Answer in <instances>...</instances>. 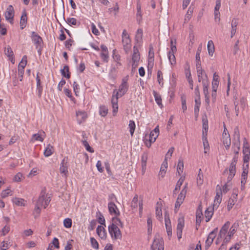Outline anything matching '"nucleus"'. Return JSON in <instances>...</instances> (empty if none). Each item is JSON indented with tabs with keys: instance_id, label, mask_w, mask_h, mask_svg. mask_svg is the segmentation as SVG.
<instances>
[{
	"instance_id": "22",
	"label": "nucleus",
	"mask_w": 250,
	"mask_h": 250,
	"mask_svg": "<svg viewBox=\"0 0 250 250\" xmlns=\"http://www.w3.org/2000/svg\"><path fill=\"white\" fill-rule=\"evenodd\" d=\"M213 208L212 207L208 208L205 212V215L206 217V222H208L210 220L213 214Z\"/></svg>"
},
{
	"instance_id": "24",
	"label": "nucleus",
	"mask_w": 250,
	"mask_h": 250,
	"mask_svg": "<svg viewBox=\"0 0 250 250\" xmlns=\"http://www.w3.org/2000/svg\"><path fill=\"white\" fill-rule=\"evenodd\" d=\"M147 158V153L146 152H144L141 156V163L143 171L145 170L146 168Z\"/></svg>"
},
{
	"instance_id": "1",
	"label": "nucleus",
	"mask_w": 250,
	"mask_h": 250,
	"mask_svg": "<svg viewBox=\"0 0 250 250\" xmlns=\"http://www.w3.org/2000/svg\"><path fill=\"white\" fill-rule=\"evenodd\" d=\"M127 81V77L124 78L122 79V83L119 86L118 91H117L116 89H115L113 92L112 97L111 99V103L113 108L112 112L113 116H115L118 112V101L119 97H122L126 93L128 90V85Z\"/></svg>"
},
{
	"instance_id": "25",
	"label": "nucleus",
	"mask_w": 250,
	"mask_h": 250,
	"mask_svg": "<svg viewBox=\"0 0 250 250\" xmlns=\"http://www.w3.org/2000/svg\"><path fill=\"white\" fill-rule=\"evenodd\" d=\"M153 94L156 103L160 106V107L162 108L163 106L162 104V98L160 94L158 93L155 91H153Z\"/></svg>"
},
{
	"instance_id": "51",
	"label": "nucleus",
	"mask_w": 250,
	"mask_h": 250,
	"mask_svg": "<svg viewBox=\"0 0 250 250\" xmlns=\"http://www.w3.org/2000/svg\"><path fill=\"white\" fill-rule=\"evenodd\" d=\"M202 139L204 149H209V144L207 140V136H204V131H203Z\"/></svg>"
},
{
	"instance_id": "21",
	"label": "nucleus",
	"mask_w": 250,
	"mask_h": 250,
	"mask_svg": "<svg viewBox=\"0 0 250 250\" xmlns=\"http://www.w3.org/2000/svg\"><path fill=\"white\" fill-rule=\"evenodd\" d=\"M203 215L202 212V207L201 205H200L198 207V209L196 210V225H200L201 220H202V216Z\"/></svg>"
},
{
	"instance_id": "18",
	"label": "nucleus",
	"mask_w": 250,
	"mask_h": 250,
	"mask_svg": "<svg viewBox=\"0 0 250 250\" xmlns=\"http://www.w3.org/2000/svg\"><path fill=\"white\" fill-rule=\"evenodd\" d=\"M96 232L98 236L102 239H105L106 238V233L105 232V230L104 228L101 226H98L96 229Z\"/></svg>"
},
{
	"instance_id": "5",
	"label": "nucleus",
	"mask_w": 250,
	"mask_h": 250,
	"mask_svg": "<svg viewBox=\"0 0 250 250\" xmlns=\"http://www.w3.org/2000/svg\"><path fill=\"white\" fill-rule=\"evenodd\" d=\"M150 250H164V243L162 238H155L151 246Z\"/></svg>"
},
{
	"instance_id": "64",
	"label": "nucleus",
	"mask_w": 250,
	"mask_h": 250,
	"mask_svg": "<svg viewBox=\"0 0 250 250\" xmlns=\"http://www.w3.org/2000/svg\"><path fill=\"white\" fill-rule=\"evenodd\" d=\"M32 138L34 139L35 141L42 142L43 140V139L38 133L33 134L32 136Z\"/></svg>"
},
{
	"instance_id": "12",
	"label": "nucleus",
	"mask_w": 250,
	"mask_h": 250,
	"mask_svg": "<svg viewBox=\"0 0 250 250\" xmlns=\"http://www.w3.org/2000/svg\"><path fill=\"white\" fill-rule=\"evenodd\" d=\"M184 225L185 221L184 217L179 218L178 220V224L177 226V235L179 240L182 238V231Z\"/></svg>"
},
{
	"instance_id": "8",
	"label": "nucleus",
	"mask_w": 250,
	"mask_h": 250,
	"mask_svg": "<svg viewBox=\"0 0 250 250\" xmlns=\"http://www.w3.org/2000/svg\"><path fill=\"white\" fill-rule=\"evenodd\" d=\"M67 158H64L62 161L61 166L60 167V172L62 176H64L65 177L67 176L68 171V164L67 162Z\"/></svg>"
},
{
	"instance_id": "37",
	"label": "nucleus",
	"mask_w": 250,
	"mask_h": 250,
	"mask_svg": "<svg viewBox=\"0 0 250 250\" xmlns=\"http://www.w3.org/2000/svg\"><path fill=\"white\" fill-rule=\"evenodd\" d=\"M197 69V73L198 76V81L199 82H200L201 80L203 79V75L205 74L206 77H207V75L205 74L204 70L202 68H196Z\"/></svg>"
},
{
	"instance_id": "23",
	"label": "nucleus",
	"mask_w": 250,
	"mask_h": 250,
	"mask_svg": "<svg viewBox=\"0 0 250 250\" xmlns=\"http://www.w3.org/2000/svg\"><path fill=\"white\" fill-rule=\"evenodd\" d=\"M238 24V22L237 20L235 19H233L231 21V35L230 37L232 38L234 35L235 34L236 30H237V26Z\"/></svg>"
},
{
	"instance_id": "57",
	"label": "nucleus",
	"mask_w": 250,
	"mask_h": 250,
	"mask_svg": "<svg viewBox=\"0 0 250 250\" xmlns=\"http://www.w3.org/2000/svg\"><path fill=\"white\" fill-rule=\"evenodd\" d=\"M174 150V148L173 147H171L168 150L165 156V161H167V159H170L173 153Z\"/></svg>"
},
{
	"instance_id": "42",
	"label": "nucleus",
	"mask_w": 250,
	"mask_h": 250,
	"mask_svg": "<svg viewBox=\"0 0 250 250\" xmlns=\"http://www.w3.org/2000/svg\"><path fill=\"white\" fill-rule=\"evenodd\" d=\"M24 178L23 174L21 172L17 173L13 178V181L15 182H20Z\"/></svg>"
},
{
	"instance_id": "56",
	"label": "nucleus",
	"mask_w": 250,
	"mask_h": 250,
	"mask_svg": "<svg viewBox=\"0 0 250 250\" xmlns=\"http://www.w3.org/2000/svg\"><path fill=\"white\" fill-rule=\"evenodd\" d=\"M64 226L66 228H70L72 226V220L70 218H65L63 220Z\"/></svg>"
},
{
	"instance_id": "2",
	"label": "nucleus",
	"mask_w": 250,
	"mask_h": 250,
	"mask_svg": "<svg viewBox=\"0 0 250 250\" xmlns=\"http://www.w3.org/2000/svg\"><path fill=\"white\" fill-rule=\"evenodd\" d=\"M108 231L112 239L116 240L122 238L121 232L115 223H112L108 227Z\"/></svg>"
},
{
	"instance_id": "46",
	"label": "nucleus",
	"mask_w": 250,
	"mask_h": 250,
	"mask_svg": "<svg viewBox=\"0 0 250 250\" xmlns=\"http://www.w3.org/2000/svg\"><path fill=\"white\" fill-rule=\"evenodd\" d=\"M187 66L185 67V75L186 78L188 80L189 79H191V75L190 71V67L189 63L187 62L186 63Z\"/></svg>"
},
{
	"instance_id": "40",
	"label": "nucleus",
	"mask_w": 250,
	"mask_h": 250,
	"mask_svg": "<svg viewBox=\"0 0 250 250\" xmlns=\"http://www.w3.org/2000/svg\"><path fill=\"white\" fill-rule=\"evenodd\" d=\"M66 21L70 25H73L79 26L80 24V22L78 21L77 20L74 18H67Z\"/></svg>"
},
{
	"instance_id": "58",
	"label": "nucleus",
	"mask_w": 250,
	"mask_h": 250,
	"mask_svg": "<svg viewBox=\"0 0 250 250\" xmlns=\"http://www.w3.org/2000/svg\"><path fill=\"white\" fill-rule=\"evenodd\" d=\"M248 167H249V165L247 164L246 166V167H244L243 168V171L242 175H241V178L244 179V180L247 179L248 173Z\"/></svg>"
},
{
	"instance_id": "29",
	"label": "nucleus",
	"mask_w": 250,
	"mask_h": 250,
	"mask_svg": "<svg viewBox=\"0 0 250 250\" xmlns=\"http://www.w3.org/2000/svg\"><path fill=\"white\" fill-rule=\"evenodd\" d=\"M61 74L64 77L69 79L70 77V73L69 72V67L68 65H65L63 69L61 70Z\"/></svg>"
},
{
	"instance_id": "10",
	"label": "nucleus",
	"mask_w": 250,
	"mask_h": 250,
	"mask_svg": "<svg viewBox=\"0 0 250 250\" xmlns=\"http://www.w3.org/2000/svg\"><path fill=\"white\" fill-rule=\"evenodd\" d=\"M217 232V228L215 229L213 231L210 232L207 238L206 241L205 249L206 250L208 249L212 244L214 239L215 238L216 233Z\"/></svg>"
},
{
	"instance_id": "9",
	"label": "nucleus",
	"mask_w": 250,
	"mask_h": 250,
	"mask_svg": "<svg viewBox=\"0 0 250 250\" xmlns=\"http://www.w3.org/2000/svg\"><path fill=\"white\" fill-rule=\"evenodd\" d=\"M31 38L32 42L36 45V48H38L42 43V39L36 32L33 31L31 33Z\"/></svg>"
},
{
	"instance_id": "28",
	"label": "nucleus",
	"mask_w": 250,
	"mask_h": 250,
	"mask_svg": "<svg viewBox=\"0 0 250 250\" xmlns=\"http://www.w3.org/2000/svg\"><path fill=\"white\" fill-rule=\"evenodd\" d=\"M207 47L209 55L212 56L214 52V45L212 41L208 42Z\"/></svg>"
},
{
	"instance_id": "4",
	"label": "nucleus",
	"mask_w": 250,
	"mask_h": 250,
	"mask_svg": "<svg viewBox=\"0 0 250 250\" xmlns=\"http://www.w3.org/2000/svg\"><path fill=\"white\" fill-rule=\"evenodd\" d=\"M50 200L47 198L44 192H42L36 204L40 207H43L45 208L50 203Z\"/></svg>"
},
{
	"instance_id": "47",
	"label": "nucleus",
	"mask_w": 250,
	"mask_h": 250,
	"mask_svg": "<svg viewBox=\"0 0 250 250\" xmlns=\"http://www.w3.org/2000/svg\"><path fill=\"white\" fill-rule=\"evenodd\" d=\"M233 132L234 139L235 141H239L240 140V133L238 127L236 126L234 128Z\"/></svg>"
},
{
	"instance_id": "6",
	"label": "nucleus",
	"mask_w": 250,
	"mask_h": 250,
	"mask_svg": "<svg viewBox=\"0 0 250 250\" xmlns=\"http://www.w3.org/2000/svg\"><path fill=\"white\" fill-rule=\"evenodd\" d=\"M243 153L244 155V162L245 163H247L250 160V148L246 138H244Z\"/></svg>"
},
{
	"instance_id": "32",
	"label": "nucleus",
	"mask_w": 250,
	"mask_h": 250,
	"mask_svg": "<svg viewBox=\"0 0 250 250\" xmlns=\"http://www.w3.org/2000/svg\"><path fill=\"white\" fill-rule=\"evenodd\" d=\"M5 54L7 56V57H9V59L11 60V62L12 63H14V62H13L14 53L9 46H8L6 48H5Z\"/></svg>"
},
{
	"instance_id": "48",
	"label": "nucleus",
	"mask_w": 250,
	"mask_h": 250,
	"mask_svg": "<svg viewBox=\"0 0 250 250\" xmlns=\"http://www.w3.org/2000/svg\"><path fill=\"white\" fill-rule=\"evenodd\" d=\"M128 125L130 134L131 136H133L136 126L134 122L132 120H130Z\"/></svg>"
},
{
	"instance_id": "43",
	"label": "nucleus",
	"mask_w": 250,
	"mask_h": 250,
	"mask_svg": "<svg viewBox=\"0 0 250 250\" xmlns=\"http://www.w3.org/2000/svg\"><path fill=\"white\" fill-rule=\"evenodd\" d=\"M203 131H204V136H207V131L208 129V122L207 119H203Z\"/></svg>"
},
{
	"instance_id": "63",
	"label": "nucleus",
	"mask_w": 250,
	"mask_h": 250,
	"mask_svg": "<svg viewBox=\"0 0 250 250\" xmlns=\"http://www.w3.org/2000/svg\"><path fill=\"white\" fill-rule=\"evenodd\" d=\"M11 192V190L10 189H6L5 190H3L1 192V197L2 198H5L7 197L9 194Z\"/></svg>"
},
{
	"instance_id": "20",
	"label": "nucleus",
	"mask_w": 250,
	"mask_h": 250,
	"mask_svg": "<svg viewBox=\"0 0 250 250\" xmlns=\"http://www.w3.org/2000/svg\"><path fill=\"white\" fill-rule=\"evenodd\" d=\"M27 21V17L26 11L24 10L22 13V15L21 17L20 26L21 29H24L26 25Z\"/></svg>"
},
{
	"instance_id": "60",
	"label": "nucleus",
	"mask_w": 250,
	"mask_h": 250,
	"mask_svg": "<svg viewBox=\"0 0 250 250\" xmlns=\"http://www.w3.org/2000/svg\"><path fill=\"white\" fill-rule=\"evenodd\" d=\"M156 215L159 220L162 218V212L161 208L158 207L156 208Z\"/></svg>"
},
{
	"instance_id": "61",
	"label": "nucleus",
	"mask_w": 250,
	"mask_h": 250,
	"mask_svg": "<svg viewBox=\"0 0 250 250\" xmlns=\"http://www.w3.org/2000/svg\"><path fill=\"white\" fill-rule=\"evenodd\" d=\"M41 208L39 206L36 205L35 208L33 212V214L35 215V218L37 217L40 214L41 212Z\"/></svg>"
},
{
	"instance_id": "50",
	"label": "nucleus",
	"mask_w": 250,
	"mask_h": 250,
	"mask_svg": "<svg viewBox=\"0 0 250 250\" xmlns=\"http://www.w3.org/2000/svg\"><path fill=\"white\" fill-rule=\"evenodd\" d=\"M181 102H182V108L183 110V112L187 110V105H186V97L184 95H182L181 97Z\"/></svg>"
},
{
	"instance_id": "35",
	"label": "nucleus",
	"mask_w": 250,
	"mask_h": 250,
	"mask_svg": "<svg viewBox=\"0 0 250 250\" xmlns=\"http://www.w3.org/2000/svg\"><path fill=\"white\" fill-rule=\"evenodd\" d=\"M143 37V30L141 28L138 29L135 35V41L137 42H140L142 41Z\"/></svg>"
},
{
	"instance_id": "7",
	"label": "nucleus",
	"mask_w": 250,
	"mask_h": 250,
	"mask_svg": "<svg viewBox=\"0 0 250 250\" xmlns=\"http://www.w3.org/2000/svg\"><path fill=\"white\" fill-rule=\"evenodd\" d=\"M187 192V184L184 186L180 193L179 194L177 200L175 203V208H179L181 205L183 203L186 197V195Z\"/></svg>"
},
{
	"instance_id": "44",
	"label": "nucleus",
	"mask_w": 250,
	"mask_h": 250,
	"mask_svg": "<svg viewBox=\"0 0 250 250\" xmlns=\"http://www.w3.org/2000/svg\"><path fill=\"white\" fill-rule=\"evenodd\" d=\"M167 56L171 65L172 66L175 65L176 62L174 54L168 53Z\"/></svg>"
},
{
	"instance_id": "53",
	"label": "nucleus",
	"mask_w": 250,
	"mask_h": 250,
	"mask_svg": "<svg viewBox=\"0 0 250 250\" xmlns=\"http://www.w3.org/2000/svg\"><path fill=\"white\" fill-rule=\"evenodd\" d=\"M90 243L91 244L92 247L96 250H98L99 249V244L97 242V241L93 237L90 238Z\"/></svg>"
},
{
	"instance_id": "11",
	"label": "nucleus",
	"mask_w": 250,
	"mask_h": 250,
	"mask_svg": "<svg viewBox=\"0 0 250 250\" xmlns=\"http://www.w3.org/2000/svg\"><path fill=\"white\" fill-rule=\"evenodd\" d=\"M14 16V10L13 7L10 5L8 6L5 12V18L6 20L9 21L10 23H13Z\"/></svg>"
},
{
	"instance_id": "14",
	"label": "nucleus",
	"mask_w": 250,
	"mask_h": 250,
	"mask_svg": "<svg viewBox=\"0 0 250 250\" xmlns=\"http://www.w3.org/2000/svg\"><path fill=\"white\" fill-rule=\"evenodd\" d=\"M101 48L102 50V52L101 53V57L103 61L107 62L108 61L109 58L107 47L105 45L102 44Z\"/></svg>"
},
{
	"instance_id": "34",
	"label": "nucleus",
	"mask_w": 250,
	"mask_h": 250,
	"mask_svg": "<svg viewBox=\"0 0 250 250\" xmlns=\"http://www.w3.org/2000/svg\"><path fill=\"white\" fill-rule=\"evenodd\" d=\"M216 196L215 197L214 199L222 200V189L221 187L218 185L216 187Z\"/></svg>"
},
{
	"instance_id": "31",
	"label": "nucleus",
	"mask_w": 250,
	"mask_h": 250,
	"mask_svg": "<svg viewBox=\"0 0 250 250\" xmlns=\"http://www.w3.org/2000/svg\"><path fill=\"white\" fill-rule=\"evenodd\" d=\"M54 148L53 146L48 144L44 152V155L45 157H49L53 154Z\"/></svg>"
},
{
	"instance_id": "33",
	"label": "nucleus",
	"mask_w": 250,
	"mask_h": 250,
	"mask_svg": "<svg viewBox=\"0 0 250 250\" xmlns=\"http://www.w3.org/2000/svg\"><path fill=\"white\" fill-rule=\"evenodd\" d=\"M236 162H237V159L235 157H234L233 158L232 161L231 162V163L229 166V173H233V174H235V171H235V166H236Z\"/></svg>"
},
{
	"instance_id": "62",
	"label": "nucleus",
	"mask_w": 250,
	"mask_h": 250,
	"mask_svg": "<svg viewBox=\"0 0 250 250\" xmlns=\"http://www.w3.org/2000/svg\"><path fill=\"white\" fill-rule=\"evenodd\" d=\"M97 221L94 219L92 220L90 223L89 226L88 227V229L90 230H93L95 229Z\"/></svg>"
},
{
	"instance_id": "55",
	"label": "nucleus",
	"mask_w": 250,
	"mask_h": 250,
	"mask_svg": "<svg viewBox=\"0 0 250 250\" xmlns=\"http://www.w3.org/2000/svg\"><path fill=\"white\" fill-rule=\"evenodd\" d=\"M158 136V134H155L152 131H151L149 136V141H150V142H154L156 141Z\"/></svg>"
},
{
	"instance_id": "49",
	"label": "nucleus",
	"mask_w": 250,
	"mask_h": 250,
	"mask_svg": "<svg viewBox=\"0 0 250 250\" xmlns=\"http://www.w3.org/2000/svg\"><path fill=\"white\" fill-rule=\"evenodd\" d=\"M82 144L83 145V146L85 147L86 150L90 152H94V150L92 148H91L90 146L89 145L88 142L86 140H82Z\"/></svg>"
},
{
	"instance_id": "45",
	"label": "nucleus",
	"mask_w": 250,
	"mask_h": 250,
	"mask_svg": "<svg viewBox=\"0 0 250 250\" xmlns=\"http://www.w3.org/2000/svg\"><path fill=\"white\" fill-rule=\"evenodd\" d=\"M163 80V73L161 71L158 70L157 72V81L159 84L162 86L164 84Z\"/></svg>"
},
{
	"instance_id": "15",
	"label": "nucleus",
	"mask_w": 250,
	"mask_h": 250,
	"mask_svg": "<svg viewBox=\"0 0 250 250\" xmlns=\"http://www.w3.org/2000/svg\"><path fill=\"white\" fill-rule=\"evenodd\" d=\"M237 194L233 192L231 197L229 199L228 202L227 209L229 211L232 208L233 205L237 201Z\"/></svg>"
},
{
	"instance_id": "54",
	"label": "nucleus",
	"mask_w": 250,
	"mask_h": 250,
	"mask_svg": "<svg viewBox=\"0 0 250 250\" xmlns=\"http://www.w3.org/2000/svg\"><path fill=\"white\" fill-rule=\"evenodd\" d=\"M112 223H115V224H116L117 226H119L121 228H123V223L121 222V220L119 218L117 217L116 216V217H114L112 218Z\"/></svg>"
},
{
	"instance_id": "36",
	"label": "nucleus",
	"mask_w": 250,
	"mask_h": 250,
	"mask_svg": "<svg viewBox=\"0 0 250 250\" xmlns=\"http://www.w3.org/2000/svg\"><path fill=\"white\" fill-rule=\"evenodd\" d=\"M185 180V177L181 176L179 180L178 181L175 188L173 190V194H176V191L180 189L181 186H182L184 181Z\"/></svg>"
},
{
	"instance_id": "30",
	"label": "nucleus",
	"mask_w": 250,
	"mask_h": 250,
	"mask_svg": "<svg viewBox=\"0 0 250 250\" xmlns=\"http://www.w3.org/2000/svg\"><path fill=\"white\" fill-rule=\"evenodd\" d=\"M184 169V162L182 158H180L178 160V163L177 167V172L179 175H181L183 172Z\"/></svg>"
},
{
	"instance_id": "39",
	"label": "nucleus",
	"mask_w": 250,
	"mask_h": 250,
	"mask_svg": "<svg viewBox=\"0 0 250 250\" xmlns=\"http://www.w3.org/2000/svg\"><path fill=\"white\" fill-rule=\"evenodd\" d=\"M108 113V109L105 105L100 106L99 114L102 117H105Z\"/></svg>"
},
{
	"instance_id": "16",
	"label": "nucleus",
	"mask_w": 250,
	"mask_h": 250,
	"mask_svg": "<svg viewBox=\"0 0 250 250\" xmlns=\"http://www.w3.org/2000/svg\"><path fill=\"white\" fill-rule=\"evenodd\" d=\"M222 141L226 149H228L231 144L230 138L228 132L225 133L224 135L222 136Z\"/></svg>"
},
{
	"instance_id": "19",
	"label": "nucleus",
	"mask_w": 250,
	"mask_h": 250,
	"mask_svg": "<svg viewBox=\"0 0 250 250\" xmlns=\"http://www.w3.org/2000/svg\"><path fill=\"white\" fill-rule=\"evenodd\" d=\"M78 122L81 124L84 122L87 118V114L84 111H78L76 113Z\"/></svg>"
},
{
	"instance_id": "59",
	"label": "nucleus",
	"mask_w": 250,
	"mask_h": 250,
	"mask_svg": "<svg viewBox=\"0 0 250 250\" xmlns=\"http://www.w3.org/2000/svg\"><path fill=\"white\" fill-rule=\"evenodd\" d=\"M236 231V226H235V224H234L232 227L230 228L229 231V232L228 235L229 236V237L232 236L235 233Z\"/></svg>"
},
{
	"instance_id": "38",
	"label": "nucleus",
	"mask_w": 250,
	"mask_h": 250,
	"mask_svg": "<svg viewBox=\"0 0 250 250\" xmlns=\"http://www.w3.org/2000/svg\"><path fill=\"white\" fill-rule=\"evenodd\" d=\"M154 53L152 52V56L149 57L148 60V72L150 71V73H151V70L152 69L153 66V61H154Z\"/></svg>"
},
{
	"instance_id": "13",
	"label": "nucleus",
	"mask_w": 250,
	"mask_h": 250,
	"mask_svg": "<svg viewBox=\"0 0 250 250\" xmlns=\"http://www.w3.org/2000/svg\"><path fill=\"white\" fill-rule=\"evenodd\" d=\"M108 208L110 214L111 215L114 214L117 216L120 214L118 208L113 202H109L108 203Z\"/></svg>"
},
{
	"instance_id": "26",
	"label": "nucleus",
	"mask_w": 250,
	"mask_h": 250,
	"mask_svg": "<svg viewBox=\"0 0 250 250\" xmlns=\"http://www.w3.org/2000/svg\"><path fill=\"white\" fill-rule=\"evenodd\" d=\"M201 49L198 47L196 53V68H200L201 67V62L200 60V54L201 53Z\"/></svg>"
},
{
	"instance_id": "27",
	"label": "nucleus",
	"mask_w": 250,
	"mask_h": 250,
	"mask_svg": "<svg viewBox=\"0 0 250 250\" xmlns=\"http://www.w3.org/2000/svg\"><path fill=\"white\" fill-rule=\"evenodd\" d=\"M12 202L18 206H25L26 201L22 198L15 197L13 199Z\"/></svg>"
},
{
	"instance_id": "17",
	"label": "nucleus",
	"mask_w": 250,
	"mask_h": 250,
	"mask_svg": "<svg viewBox=\"0 0 250 250\" xmlns=\"http://www.w3.org/2000/svg\"><path fill=\"white\" fill-rule=\"evenodd\" d=\"M230 225V222L229 221H227L225 223V224L222 226L221 229L218 236V239L219 238H222L223 237L225 236L226 234V233L228 231V229L229 228Z\"/></svg>"
},
{
	"instance_id": "52",
	"label": "nucleus",
	"mask_w": 250,
	"mask_h": 250,
	"mask_svg": "<svg viewBox=\"0 0 250 250\" xmlns=\"http://www.w3.org/2000/svg\"><path fill=\"white\" fill-rule=\"evenodd\" d=\"M138 201V195H136L133 198L131 203V207L132 208H136L138 207L137 203Z\"/></svg>"
},
{
	"instance_id": "41",
	"label": "nucleus",
	"mask_w": 250,
	"mask_h": 250,
	"mask_svg": "<svg viewBox=\"0 0 250 250\" xmlns=\"http://www.w3.org/2000/svg\"><path fill=\"white\" fill-rule=\"evenodd\" d=\"M203 183V174L201 169H199L197 177V183L198 185H202Z\"/></svg>"
},
{
	"instance_id": "3",
	"label": "nucleus",
	"mask_w": 250,
	"mask_h": 250,
	"mask_svg": "<svg viewBox=\"0 0 250 250\" xmlns=\"http://www.w3.org/2000/svg\"><path fill=\"white\" fill-rule=\"evenodd\" d=\"M122 37L124 49L125 53L127 54L131 48V40L125 29L123 30Z\"/></svg>"
}]
</instances>
